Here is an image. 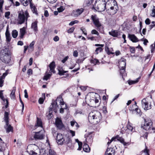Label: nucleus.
Returning <instances> with one entry per match:
<instances>
[{"instance_id": "nucleus-1", "label": "nucleus", "mask_w": 155, "mask_h": 155, "mask_svg": "<svg viewBox=\"0 0 155 155\" xmlns=\"http://www.w3.org/2000/svg\"><path fill=\"white\" fill-rule=\"evenodd\" d=\"M11 58V52L8 48H5L1 51L0 59L2 62L9 66L11 65L12 64H10Z\"/></svg>"}, {"instance_id": "nucleus-2", "label": "nucleus", "mask_w": 155, "mask_h": 155, "mask_svg": "<svg viewBox=\"0 0 155 155\" xmlns=\"http://www.w3.org/2000/svg\"><path fill=\"white\" fill-rule=\"evenodd\" d=\"M102 119L101 114L98 111L90 113L88 117L89 122L93 124H96L99 123Z\"/></svg>"}, {"instance_id": "nucleus-3", "label": "nucleus", "mask_w": 155, "mask_h": 155, "mask_svg": "<svg viewBox=\"0 0 155 155\" xmlns=\"http://www.w3.org/2000/svg\"><path fill=\"white\" fill-rule=\"evenodd\" d=\"M97 1H96L93 5L92 9L99 12H102L105 10H106V4L105 0H99L98 2V4L96 6Z\"/></svg>"}, {"instance_id": "nucleus-4", "label": "nucleus", "mask_w": 155, "mask_h": 155, "mask_svg": "<svg viewBox=\"0 0 155 155\" xmlns=\"http://www.w3.org/2000/svg\"><path fill=\"white\" fill-rule=\"evenodd\" d=\"M144 124L143 125H141V128L146 130H148L150 129L153 125V122L151 120L147 118L144 119Z\"/></svg>"}, {"instance_id": "nucleus-5", "label": "nucleus", "mask_w": 155, "mask_h": 155, "mask_svg": "<svg viewBox=\"0 0 155 155\" xmlns=\"http://www.w3.org/2000/svg\"><path fill=\"white\" fill-rule=\"evenodd\" d=\"M118 10V7L117 4H116L114 6H111L109 9L106 10L107 14L110 15H113L115 14Z\"/></svg>"}, {"instance_id": "nucleus-6", "label": "nucleus", "mask_w": 155, "mask_h": 155, "mask_svg": "<svg viewBox=\"0 0 155 155\" xmlns=\"http://www.w3.org/2000/svg\"><path fill=\"white\" fill-rule=\"evenodd\" d=\"M25 19V16L23 11L22 10L18 13V24H22L24 23Z\"/></svg>"}, {"instance_id": "nucleus-7", "label": "nucleus", "mask_w": 155, "mask_h": 155, "mask_svg": "<svg viewBox=\"0 0 155 155\" xmlns=\"http://www.w3.org/2000/svg\"><path fill=\"white\" fill-rule=\"evenodd\" d=\"M55 125L59 130L62 129L64 126L61 118L58 117H57L55 119Z\"/></svg>"}, {"instance_id": "nucleus-8", "label": "nucleus", "mask_w": 155, "mask_h": 155, "mask_svg": "<svg viewBox=\"0 0 155 155\" xmlns=\"http://www.w3.org/2000/svg\"><path fill=\"white\" fill-rule=\"evenodd\" d=\"M142 107L144 108L145 110H147L151 108V104H149L148 102L146 100V99H143L142 101Z\"/></svg>"}, {"instance_id": "nucleus-9", "label": "nucleus", "mask_w": 155, "mask_h": 155, "mask_svg": "<svg viewBox=\"0 0 155 155\" xmlns=\"http://www.w3.org/2000/svg\"><path fill=\"white\" fill-rule=\"evenodd\" d=\"M120 33L121 32L118 30H114L112 29L109 32V34L113 37L120 38Z\"/></svg>"}, {"instance_id": "nucleus-10", "label": "nucleus", "mask_w": 155, "mask_h": 155, "mask_svg": "<svg viewBox=\"0 0 155 155\" xmlns=\"http://www.w3.org/2000/svg\"><path fill=\"white\" fill-rule=\"evenodd\" d=\"M91 19L92 20L93 24L95 26H98L101 23L99 21V18L96 15H92L91 16Z\"/></svg>"}, {"instance_id": "nucleus-11", "label": "nucleus", "mask_w": 155, "mask_h": 155, "mask_svg": "<svg viewBox=\"0 0 155 155\" xmlns=\"http://www.w3.org/2000/svg\"><path fill=\"white\" fill-rule=\"evenodd\" d=\"M106 10L109 8L111 6H114L116 4H117L116 1L115 0H108L106 2Z\"/></svg>"}, {"instance_id": "nucleus-12", "label": "nucleus", "mask_w": 155, "mask_h": 155, "mask_svg": "<svg viewBox=\"0 0 155 155\" xmlns=\"http://www.w3.org/2000/svg\"><path fill=\"white\" fill-rule=\"evenodd\" d=\"M35 133L34 135V138L35 140H42L44 138V136L42 134H40V132H34Z\"/></svg>"}, {"instance_id": "nucleus-13", "label": "nucleus", "mask_w": 155, "mask_h": 155, "mask_svg": "<svg viewBox=\"0 0 155 155\" xmlns=\"http://www.w3.org/2000/svg\"><path fill=\"white\" fill-rule=\"evenodd\" d=\"M54 102L51 103V105L49 108V113L47 115V117L48 119H51L53 117L52 112H51V111H52V109L54 108Z\"/></svg>"}, {"instance_id": "nucleus-14", "label": "nucleus", "mask_w": 155, "mask_h": 155, "mask_svg": "<svg viewBox=\"0 0 155 155\" xmlns=\"http://www.w3.org/2000/svg\"><path fill=\"white\" fill-rule=\"evenodd\" d=\"M128 37L133 42H137L139 41L137 38L134 35L129 34Z\"/></svg>"}, {"instance_id": "nucleus-15", "label": "nucleus", "mask_w": 155, "mask_h": 155, "mask_svg": "<svg viewBox=\"0 0 155 155\" xmlns=\"http://www.w3.org/2000/svg\"><path fill=\"white\" fill-rule=\"evenodd\" d=\"M126 66H124L121 67V68L120 69V75L123 78V76H125L126 74L125 73Z\"/></svg>"}, {"instance_id": "nucleus-16", "label": "nucleus", "mask_w": 155, "mask_h": 155, "mask_svg": "<svg viewBox=\"0 0 155 155\" xmlns=\"http://www.w3.org/2000/svg\"><path fill=\"white\" fill-rule=\"evenodd\" d=\"M8 26L7 27L6 31L5 32V36L6 40L7 42H10L11 40V37L10 36V34L8 29Z\"/></svg>"}, {"instance_id": "nucleus-17", "label": "nucleus", "mask_w": 155, "mask_h": 155, "mask_svg": "<svg viewBox=\"0 0 155 155\" xmlns=\"http://www.w3.org/2000/svg\"><path fill=\"white\" fill-rule=\"evenodd\" d=\"M37 24L38 21H35L32 22L31 25V28L33 29L35 32H37L38 31Z\"/></svg>"}, {"instance_id": "nucleus-18", "label": "nucleus", "mask_w": 155, "mask_h": 155, "mask_svg": "<svg viewBox=\"0 0 155 155\" xmlns=\"http://www.w3.org/2000/svg\"><path fill=\"white\" fill-rule=\"evenodd\" d=\"M26 33V30L25 27L21 28L19 32V37L20 38H22Z\"/></svg>"}, {"instance_id": "nucleus-19", "label": "nucleus", "mask_w": 155, "mask_h": 155, "mask_svg": "<svg viewBox=\"0 0 155 155\" xmlns=\"http://www.w3.org/2000/svg\"><path fill=\"white\" fill-rule=\"evenodd\" d=\"M49 67L50 68V71H51V72H52L53 73H55V71L54 69L55 67V62L54 61H52L50 63L49 65Z\"/></svg>"}, {"instance_id": "nucleus-20", "label": "nucleus", "mask_w": 155, "mask_h": 155, "mask_svg": "<svg viewBox=\"0 0 155 155\" xmlns=\"http://www.w3.org/2000/svg\"><path fill=\"white\" fill-rule=\"evenodd\" d=\"M72 140L70 138L68 137L65 141L64 142L67 145L68 147H70L72 146Z\"/></svg>"}, {"instance_id": "nucleus-21", "label": "nucleus", "mask_w": 155, "mask_h": 155, "mask_svg": "<svg viewBox=\"0 0 155 155\" xmlns=\"http://www.w3.org/2000/svg\"><path fill=\"white\" fill-rule=\"evenodd\" d=\"M84 9L83 8L78 9L74 12V15L75 16H78L80 15L84 11Z\"/></svg>"}, {"instance_id": "nucleus-22", "label": "nucleus", "mask_w": 155, "mask_h": 155, "mask_svg": "<svg viewBox=\"0 0 155 155\" xmlns=\"http://www.w3.org/2000/svg\"><path fill=\"white\" fill-rule=\"evenodd\" d=\"M117 141H120L121 143L123 144L124 146H126L127 144L129 145V143H126L124 141V140L122 137H120L119 136Z\"/></svg>"}, {"instance_id": "nucleus-23", "label": "nucleus", "mask_w": 155, "mask_h": 155, "mask_svg": "<svg viewBox=\"0 0 155 155\" xmlns=\"http://www.w3.org/2000/svg\"><path fill=\"white\" fill-rule=\"evenodd\" d=\"M94 0H85L84 5L85 7L89 6L93 2Z\"/></svg>"}, {"instance_id": "nucleus-24", "label": "nucleus", "mask_w": 155, "mask_h": 155, "mask_svg": "<svg viewBox=\"0 0 155 155\" xmlns=\"http://www.w3.org/2000/svg\"><path fill=\"white\" fill-rule=\"evenodd\" d=\"M83 150L86 152H89L90 151V148L89 146L85 143L84 144L83 146Z\"/></svg>"}, {"instance_id": "nucleus-25", "label": "nucleus", "mask_w": 155, "mask_h": 155, "mask_svg": "<svg viewBox=\"0 0 155 155\" xmlns=\"http://www.w3.org/2000/svg\"><path fill=\"white\" fill-rule=\"evenodd\" d=\"M35 127H42V123L40 119L38 117H37V123L35 125Z\"/></svg>"}, {"instance_id": "nucleus-26", "label": "nucleus", "mask_w": 155, "mask_h": 155, "mask_svg": "<svg viewBox=\"0 0 155 155\" xmlns=\"http://www.w3.org/2000/svg\"><path fill=\"white\" fill-rule=\"evenodd\" d=\"M105 50L107 52V54L108 55H110V54H114V52H112V51H113V49L112 48H111L110 49L108 47H106L105 49Z\"/></svg>"}, {"instance_id": "nucleus-27", "label": "nucleus", "mask_w": 155, "mask_h": 155, "mask_svg": "<svg viewBox=\"0 0 155 155\" xmlns=\"http://www.w3.org/2000/svg\"><path fill=\"white\" fill-rule=\"evenodd\" d=\"M42 97H40L38 100V103L41 104H42L44 101V100L45 98V94L43 93L42 94Z\"/></svg>"}, {"instance_id": "nucleus-28", "label": "nucleus", "mask_w": 155, "mask_h": 155, "mask_svg": "<svg viewBox=\"0 0 155 155\" xmlns=\"http://www.w3.org/2000/svg\"><path fill=\"white\" fill-rule=\"evenodd\" d=\"M15 87H14L10 94L11 97L12 99H15Z\"/></svg>"}, {"instance_id": "nucleus-29", "label": "nucleus", "mask_w": 155, "mask_h": 155, "mask_svg": "<svg viewBox=\"0 0 155 155\" xmlns=\"http://www.w3.org/2000/svg\"><path fill=\"white\" fill-rule=\"evenodd\" d=\"M126 59L123 58H121L119 61V64H121L122 63L123 64L124 66H126Z\"/></svg>"}, {"instance_id": "nucleus-30", "label": "nucleus", "mask_w": 155, "mask_h": 155, "mask_svg": "<svg viewBox=\"0 0 155 155\" xmlns=\"http://www.w3.org/2000/svg\"><path fill=\"white\" fill-rule=\"evenodd\" d=\"M18 35V32L16 30H14L12 32V35L14 38H16Z\"/></svg>"}, {"instance_id": "nucleus-31", "label": "nucleus", "mask_w": 155, "mask_h": 155, "mask_svg": "<svg viewBox=\"0 0 155 155\" xmlns=\"http://www.w3.org/2000/svg\"><path fill=\"white\" fill-rule=\"evenodd\" d=\"M65 140L64 138H63L56 140V142L58 144L62 145L64 143Z\"/></svg>"}, {"instance_id": "nucleus-32", "label": "nucleus", "mask_w": 155, "mask_h": 155, "mask_svg": "<svg viewBox=\"0 0 155 155\" xmlns=\"http://www.w3.org/2000/svg\"><path fill=\"white\" fill-rule=\"evenodd\" d=\"M6 129V132L7 133H9L10 131H12L13 130V127L11 126V125H9L8 127H7L6 128H5Z\"/></svg>"}, {"instance_id": "nucleus-33", "label": "nucleus", "mask_w": 155, "mask_h": 155, "mask_svg": "<svg viewBox=\"0 0 155 155\" xmlns=\"http://www.w3.org/2000/svg\"><path fill=\"white\" fill-rule=\"evenodd\" d=\"M56 101H58L61 105H63L64 104V103L61 97H58L56 99Z\"/></svg>"}, {"instance_id": "nucleus-34", "label": "nucleus", "mask_w": 155, "mask_h": 155, "mask_svg": "<svg viewBox=\"0 0 155 155\" xmlns=\"http://www.w3.org/2000/svg\"><path fill=\"white\" fill-rule=\"evenodd\" d=\"M133 111L136 112V114H140L141 115V111L140 109H139L138 107H136L135 109H132Z\"/></svg>"}, {"instance_id": "nucleus-35", "label": "nucleus", "mask_w": 155, "mask_h": 155, "mask_svg": "<svg viewBox=\"0 0 155 155\" xmlns=\"http://www.w3.org/2000/svg\"><path fill=\"white\" fill-rule=\"evenodd\" d=\"M95 26L97 27V30L99 31L101 33H102L103 31V28L101 27L102 25L101 24H100V25L99 24L98 26Z\"/></svg>"}, {"instance_id": "nucleus-36", "label": "nucleus", "mask_w": 155, "mask_h": 155, "mask_svg": "<svg viewBox=\"0 0 155 155\" xmlns=\"http://www.w3.org/2000/svg\"><path fill=\"white\" fill-rule=\"evenodd\" d=\"M140 77H139V78H137L135 81H130L128 82V83L130 85H131L133 84L136 83L139 81V80L140 79Z\"/></svg>"}, {"instance_id": "nucleus-37", "label": "nucleus", "mask_w": 155, "mask_h": 155, "mask_svg": "<svg viewBox=\"0 0 155 155\" xmlns=\"http://www.w3.org/2000/svg\"><path fill=\"white\" fill-rule=\"evenodd\" d=\"M21 2L24 6H26L28 5V0H21Z\"/></svg>"}, {"instance_id": "nucleus-38", "label": "nucleus", "mask_w": 155, "mask_h": 155, "mask_svg": "<svg viewBox=\"0 0 155 155\" xmlns=\"http://www.w3.org/2000/svg\"><path fill=\"white\" fill-rule=\"evenodd\" d=\"M68 72V71H65L63 70H58V74L60 75H63L65 73Z\"/></svg>"}, {"instance_id": "nucleus-39", "label": "nucleus", "mask_w": 155, "mask_h": 155, "mask_svg": "<svg viewBox=\"0 0 155 155\" xmlns=\"http://www.w3.org/2000/svg\"><path fill=\"white\" fill-rule=\"evenodd\" d=\"M9 113L8 112L5 111L4 115V120H8Z\"/></svg>"}, {"instance_id": "nucleus-40", "label": "nucleus", "mask_w": 155, "mask_h": 155, "mask_svg": "<svg viewBox=\"0 0 155 155\" xmlns=\"http://www.w3.org/2000/svg\"><path fill=\"white\" fill-rule=\"evenodd\" d=\"M2 139L0 137V151H2L4 150L2 145L4 143V142H2Z\"/></svg>"}, {"instance_id": "nucleus-41", "label": "nucleus", "mask_w": 155, "mask_h": 155, "mask_svg": "<svg viewBox=\"0 0 155 155\" xmlns=\"http://www.w3.org/2000/svg\"><path fill=\"white\" fill-rule=\"evenodd\" d=\"M64 138L63 136L60 133H57L56 140H58Z\"/></svg>"}, {"instance_id": "nucleus-42", "label": "nucleus", "mask_w": 155, "mask_h": 155, "mask_svg": "<svg viewBox=\"0 0 155 155\" xmlns=\"http://www.w3.org/2000/svg\"><path fill=\"white\" fill-rule=\"evenodd\" d=\"M49 155H56V153L54 151V150L50 149L49 150Z\"/></svg>"}, {"instance_id": "nucleus-43", "label": "nucleus", "mask_w": 155, "mask_h": 155, "mask_svg": "<svg viewBox=\"0 0 155 155\" xmlns=\"http://www.w3.org/2000/svg\"><path fill=\"white\" fill-rule=\"evenodd\" d=\"M103 50V48L101 47H97L96 48L95 50V52L96 53V54H98L99 52H101Z\"/></svg>"}, {"instance_id": "nucleus-44", "label": "nucleus", "mask_w": 155, "mask_h": 155, "mask_svg": "<svg viewBox=\"0 0 155 155\" xmlns=\"http://www.w3.org/2000/svg\"><path fill=\"white\" fill-rule=\"evenodd\" d=\"M51 74H48L44 76L43 79L47 81L51 77Z\"/></svg>"}, {"instance_id": "nucleus-45", "label": "nucleus", "mask_w": 155, "mask_h": 155, "mask_svg": "<svg viewBox=\"0 0 155 155\" xmlns=\"http://www.w3.org/2000/svg\"><path fill=\"white\" fill-rule=\"evenodd\" d=\"M32 11L33 13L35 14L36 15H38V13L37 12V11L36 8L34 6H33V7L32 8Z\"/></svg>"}, {"instance_id": "nucleus-46", "label": "nucleus", "mask_w": 155, "mask_h": 155, "mask_svg": "<svg viewBox=\"0 0 155 155\" xmlns=\"http://www.w3.org/2000/svg\"><path fill=\"white\" fill-rule=\"evenodd\" d=\"M79 22V21L78 20H74L72 21L69 23V25L72 26L73 25L75 24L78 23Z\"/></svg>"}, {"instance_id": "nucleus-47", "label": "nucleus", "mask_w": 155, "mask_h": 155, "mask_svg": "<svg viewBox=\"0 0 155 155\" xmlns=\"http://www.w3.org/2000/svg\"><path fill=\"white\" fill-rule=\"evenodd\" d=\"M19 100H20V101L21 102V104L22 105V112H23V111L24 109V104L21 98L20 94H19Z\"/></svg>"}, {"instance_id": "nucleus-48", "label": "nucleus", "mask_w": 155, "mask_h": 155, "mask_svg": "<svg viewBox=\"0 0 155 155\" xmlns=\"http://www.w3.org/2000/svg\"><path fill=\"white\" fill-rule=\"evenodd\" d=\"M145 153V155H150L149 153V150L147 149V147L143 150L142 151Z\"/></svg>"}, {"instance_id": "nucleus-49", "label": "nucleus", "mask_w": 155, "mask_h": 155, "mask_svg": "<svg viewBox=\"0 0 155 155\" xmlns=\"http://www.w3.org/2000/svg\"><path fill=\"white\" fill-rule=\"evenodd\" d=\"M130 52L132 53H134L135 52V49L134 47L130 46Z\"/></svg>"}, {"instance_id": "nucleus-50", "label": "nucleus", "mask_w": 155, "mask_h": 155, "mask_svg": "<svg viewBox=\"0 0 155 155\" xmlns=\"http://www.w3.org/2000/svg\"><path fill=\"white\" fill-rule=\"evenodd\" d=\"M74 29V27H71L68 30L67 32L69 33H72L73 32Z\"/></svg>"}, {"instance_id": "nucleus-51", "label": "nucleus", "mask_w": 155, "mask_h": 155, "mask_svg": "<svg viewBox=\"0 0 155 155\" xmlns=\"http://www.w3.org/2000/svg\"><path fill=\"white\" fill-rule=\"evenodd\" d=\"M57 10L59 12H61L64 10V9L63 6H61L60 7L57 8Z\"/></svg>"}, {"instance_id": "nucleus-52", "label": "nucleus", "mask_w": 155, "mask_h": 155, "mask_svg": "<svg viewBox=\"0 0 155 155\" xmlns=\"http://www.w3.org/2000/svg\"><path fill=\"white\" fill-rule=\"evenodd\" d=\"M91 33L92 34H95L97 35H99V33L95 29L91 31Z\"/></svg>"}, {"instance_id": "nucleus-53", "label": "nucleus", "mask_w": 155, "mask_h": 155, "mask_svg": "<svg viewBox=\"0 0 155 155\" xmlns=\"http://www.w3.org/2000/svg\"><path fill=\"white\" fill-rule=\"evenodd\" d=\"M29 154L31 155H38L37 153L33 150H31L29 152ZM39 155H40V154H39Z\"/></svg>"}, {"instance_id": "nucleus-54", "label": "nucleus", "mask_w": 155, "mask_h": 155, "mask_svg": "<svg viewBox=\"0 0 155 155\" xmlns=\"http://www.w3.org/2000/svg\"><path fill=\"white\" fill-rule=\"evenodd\" d=\"M57 101H56V100H55V101L53 100H52V102L51 103H52L53 102H54V107H58V104L57 103Z\"/></svg>"}, {"instance_id": "nucleus-55", "label": "nucleus", "mask_w": 155, "mask_h": 155, "mask_svg": "<svg viewBox=\"0 0 155 155\" xmlns=\"http://www.w3.org/2000/svg\"><path fill=\"white\" fill-rule=\"evenodd\" d=\"M10 12H5V17L6 18H9V16L10 15Z\"/></svg>"}, {"instance_id": "nucleus-56", "label": "nucleus", "mask_w": 155, "mask_h": 155, "mask_svg": "<svg viewBox=\"0 0 155 155\" xmlns=\"http://www.w3.org/2000/svg\"><path fill=\"white\" fill-rule=\"evenodd\" d=\"M81 30L82 31L83 33L84 34V35H87L86 30L84 28L81 27Z\"/></svg>"}, {"instance_id": "nucleus-57", "label": "nucleus", "mask_w": 155, "mask_h": 155, "mask_svg": "<svg viewBox=\"0 0 155 155\" xmlns=\"http://www.w3.org/2000/svg\"><path fill=\"white\" fill-rule=\"evenodd\" d=\"M41 152H43V154H41V155H44L46 154L47 153L46 150H45L44 149H42L41 150H40V153H41Z\"/></svg>"}, {"instance_id": "nucleus-58", "label": "nucleus", "mask_w": 155, "mask_h": 155, "mask_svg": "<svg viewBox=\"0 0 155 155\" xmlns=\"http://www.w3.org/2000/svg\"><path fill=\"white\" fill-rule=\"evenodd\" d=\"M27 74L29 75L32 74V69L31 68L28 69V70Z\"/></svg>"}, {"instance_id": "nucleus-59", "label": "nucleus", "mask_w": 155, "mask_h": 155, "mask_svg": "<svg viewBox=\"0 0 155 155\" xmlns=\"http://www.w3.org/2000/svg\"><path fill=\"white\" fill-rule=\"evenodd\" d=\"M153 44H152L150 45V47H151V52L152 53H153V52L154 51V50L155 49V44L154 43V47L153 46Z\"/></svg>"}, {"instance_id": "nucleus-60", "label": "nucleus", "mask_w": 155, "mask_h": 155, "mask_svg": "<svg viewBox=\"0 0 155 155\" xmlns=\"http://www.w3.org/2000/svg\"><path fill=\"white\" fill-rule=\"evenodd\" d=\"M145 23L146 25H149L150 23V21L149 18H147L145 21Z\"/></svg>"}, {"instance_id": "nucleus-61", "label": "nucleus", "mask_w": 155, "mask_h": 155, "mask_svg": "<svg viewBox=\"0 0 155 155\" xmlns=\"http://www.w3.org/2000/svg\"><path fill=\"white\" fill-rule=\"evenodd\" d=\"M68 56H67L65 57L64 59H63L62 61L61 62L63 63H64L68 59Z\"/></svg>"}, {"instance_id": "nucleus-62", "label": "nucleus", "mask_w": 155, "mask_h": 155, "mask_svg": "<svg viewBox=\"0 0 155 155\" xmlns=\"http://www.w3.org/2000/svg\"><path fill=\"white\" fill-rule=\"evenodd\" d=\"M35 43V42L34 41H33L30 44L29 46L32 49H33L34 48V46Z\"/></svg>"}, {"instance_id": "nucleus-63", "label": "nucleus", "mask_w": 155, "mask_h": 155, "mask_svg": "<svg viewBox=\"0 0 155 155\" xmlns=\"http://www.w3.org/2000/svg\"><path fill=\"white\" fill-rule=\"evenodd\" d=\"M75 113L76 114H82V110L80 109H78L76 110Z\"/></svg>"}, {"instance_id": "nucleus-64", "label": "nucleus", "mask_w": 155, "mask_h": 155, "mask_svg": "<svg viewBox=\"0 0 155 155\" xmlns=\"http://www.w3.org/2000/svg\"><path fill=\"white\" fill-rule=\"evenodd\" d=\"M154 13L153 15H152L153 17H155V6H153V9L152 10V14Z\"/></svg>"}]
</instances>
